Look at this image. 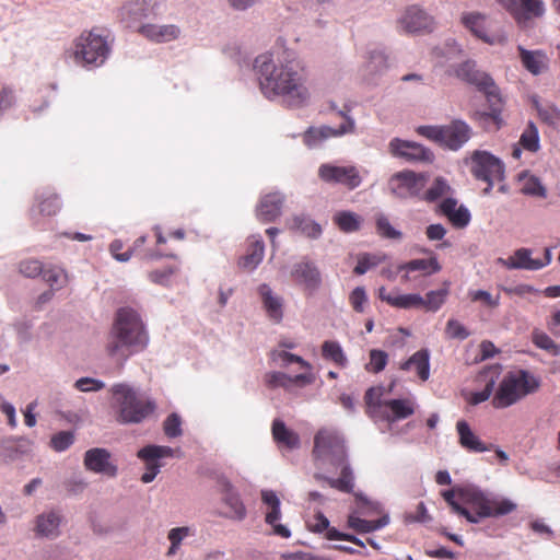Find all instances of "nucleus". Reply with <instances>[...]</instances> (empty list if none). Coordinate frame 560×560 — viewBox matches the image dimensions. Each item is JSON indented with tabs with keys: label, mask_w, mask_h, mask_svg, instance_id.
Returning a JSON list of instances; mask_svg holds the SVG:
<instances>
[{
	"label": "nucleus",
	"mask_w": 560,
	"mask_h": 560,
	"mask_svg": "<svg viewBox=\"0 0 560 560\" xmlns=\"http://www.w3.org/2000/svg\"><path fill=\"white\" fill-rule=\"evenodd\" d=\"M291 277L296 284L302 285L304 290L310 293L315 292L322 283L318 268L313 261L306 258L294 264L291 270Z\"/></svg>",
	"instance_id": "16"
},
{
	"label": "nucleus",
	"mask_w": 560,
	"mask_h": 560,
	"mask_svg": "<svg viewBox=\"0 0 560 560\" xmlns=\"http://www.w3.org/2000/svg\"><path fill=\"white\" fill-rule=\"evenodd\" d=\"M109 459L110 453L106 448H91L84 454V467L96 474L115 477L117 475V467Z\"/></svg>",
	"instance_id": "21"
},
{
	"label": "nucleus",
	"mask_w": 560,
	"mask_h": 560,
	"mask_svg": "<svg viewBox=\"0 0 560 560\" xmlns=\"http://www.w3.org/2000/svg\"><path fill=\"white\" fill-rule=\"evenodd\" d=\"M319 178L328 184H339L353 190L362 183L360 171L354 165L322 164L318 168Z\"/></svg>",
	"instance_id": "12"
},
{
	"label": "nucleus",
	"mask_w": 560,
	"mask_h": 560,
	"mask_svg": "<svg viewBox=\"0 0 560 560\" xmlns=\"http://www.w3.org/2000/svg\"><path fill=\"white\" fill-rule=\"evenodd\" d=\"M397 269L399 272H405L402 276V281L407 282L411 280V272L419 271L422 276H431L441 270V265L439 264L436 257L432 256L428 259L419 258L409 260L407 262L400 264Z\"/></svg>",
	"instance_id": "26"
},
{
	"label": "nucleus",
	"mask_w": 560,
	"mask_h": 560,
	"mask_svg": "<svg viewBox=\"0 0 560 560\" xmlns=\"http://www.w3.org/2000/svg\"><path fill=\"white\" fill-rule=\"evenodd\" d=\"M389 410V423L406 419L413 415V402L409 399H389L387 400Z\"/></svg>",
	"instance_id": "40"
},
{
	"label": "nucleus",
	"mask_w": 560,
	"mask_h": 560,
	"mask_svg": "<svg viewBox=\"0 0 560 560\" xmlns=\"http://www.w3.org/2000/svg\"><path fill=\"white\" fill-rule=\"evenodd\" d=\"M428 176L413 171H402L394 174L388 186L394 196L400 199L418 198L421 200L422 191L427 186Z\"/></svg>",
	"instance_id": "11"
},
{
	"label": "nucleus",
	"mask_w": 560,
	"mask_h": 560,
	"mask_svg": "<svg viewBox=\"0 0 560 560\" xmlns=\"http://www.w3.org/2000/svg\"><path fill=\"white\" fill-rule=\"evenodd\" d=\"M259 85L267 97L281 96L288 105L303 106L310 98L307 73L296 60L277 65L270 55L255 59Z\"/></svg>",
	"instance_id": "1"
},
{
	"label": "nucleus",
	"mask_w": 560,
	"mask_h": 560,
	"mask_svg": "<svg viewBox=\"0 0 560 560\" xmlns=\"http://www.w3.org/2000/svg\"><path fill=\"white\" fill-rule=\"evenodd\" d=\"M388 361V355L383 350L373 349L370 351V361L365 365V370L372 373L382 372Z\"/></svg>",
	"instance_id": "58"
},
{
	"label": "nucleus",
	"mask_w": 560,
	"mask_h": 560,
	"mask_svg": "<svg viewBox=\"0 0 560 560\" xmlns=\"http://www.w3.org/2000/svg\"><path fill=\"white\" fill-rule=\"evenodd\" d=\"M383 261V258L378 255L364 253L358 257V264L353 269L355 275H364L371 268L376 267Z\"/></svg>",
	"instance_id": "57"
},
{
	"label": "nucleus",
	"mask_w": 560,
	"mask_h": 560,
	"mask_svg": "<svg viewBox=\"0 0 560 560\" xmlns=\"http://www.w3.org/2000/svg\"><path fill=\"white\" fill-rule=\"evenodd\" d=\"M458 79L476 86L482 92L489 104L490 112L476 113L475 118L480 121H491L495 129L502 125L503 100L493 79L486 72L477 69L474 61H465L455 69Z\"/></svg>",
	"instance_id": "3"
},
{
	"label": "nucleus",
	"mask_w": 560,
	"mask_h": 560,
	"mask_svg": "<svg viewBox=\"0 0 560 560\" xmlns=\"http://www.w3.org/2000/svg\"><path fill=\"white\" fill-rule=\"evenodd\" d=\"M148 343L149 335L140 314L128 306L117 310L106 343L107 354L122 364Z\"/></svg>",
	"instance_id": "2"
},
{
	"label": "nucleus",
	"mask_w": 560,
	"mask_h": 560,
	"mask_svg": "<svg viewBox=\"0 0 560 560\" xmlns=\"http://www.w3.org/2000/svg\"><path fill=\"white\" fill-rule=\"evenodd\" d=\"M338 114L345 118V122H342L338 128H331L328 126H323L319 128L311 127L304 133V142L312 147L316 144L318 141L325 140L330 137H339L346 133H351L354 131V121L346 115L343 110L338 112Z\"/></svg>",
	"instance_id": "19"
},
{
	"label": "nucleus",
	"mask_w": 560,
	"mask_h": 560,
	"mask_svg": "<svg viewBox=\"0 0 560 560\" xmlns=\"http://www.w3.org/2000/svg\"><path fill=\"white\" fill-rule=\"evenodd\" d=\"M322 355L325 360L334 362L339 368H345L348 364V359L337 341H324L322 345Z\"/></svg>",
	"instance_id": "41"
},
{
	"label": "nucleus",
	"mask_w": 560,
	"mask_h": 560,
	"mask_svg": "<svg viewBox=\"0 0 560 560\" xmlns=\"http://www.w3.org/2000/svg\"><path fill=\"white\" fill-rule=\"evenodd\" d=\"M332 221L343 233L358 232L363 223L361 215L348 210L336 212L332 217Z\"/></svg>",
	"instance_id": "35"
},
{
	"label": "nucleus",
	"mask_w": 560,
	"mask_h": 560,
	"mask_svg": "<svg viewBox=\"0 0 560 560\" xmlns=\"http://www.w3.org/2000/svg\"><path fill=\"white\" fill-rule=\"evenodd\" d=\"M116 408V420L121 424L140 423L155 410V404L126 384H116L110 389Z\"/></svg>",
	"instance_id": "5"
},
{
	"label": "nucleus",
	"mask_w": 560,
	"mask_h": 560,
	"mask_svg": "<svg viewBox=\"0 0 560 560\" xmlns=\"http://www.w3.org/2000/svg\"><path fill=\"white\" fill-rule=\"evenodd\" d=\"M487 16L479 12H467L462 15V23L476 37L489 45H504L508 36L504 32L489 34L486 26Z\"/></svg>",
	"instance_id": "13"
},
{
	"label": "nucleus",
	"mask_w": 560,
	"mask_h": 560,
	"mask_svg": "<svg viewBox=\"0 0 560 560\" xmlns=\"http://www.w3.org/2000/svg\"><path fill=\"white\" fill-rule=\"evenodd\" d=\"M498 262L508 269L539 270L542 268L540 259L532 258V250L518 248L509 258H499Z\"/></svg>",
	"instance_id": "25"
},
{
	"label": "nucleus",
	"mask_w": 560,
	"mask_h": 560,
	"mask_svg": "<svg viewBox=\"0 0 560 560\" xmlns=\"http://www.w3.org/2000/svg\"><path fill=\"white\" fill-rule=\"evenodd\" d=\"M498 2L518 24L540 18L545 13V3L541 0H498Z\"/></svg>",
	"instance_id": "14"
},
{
	"label": "nucleus",
	"mask_w": 560,
	"mask_h": 560,
	"mask_svg": "<svg viewBox=\"0 0 560 560\" xmlns=\"http://www.w3.org/2000/svg\"><path fill=\"white\" fill-rule=\"evenodd\" d=\"M283 200L279 192L265 195L257 207V218L265 223L275 221L281 214Z\"/></svg>",
	"instance_id": "27"
},
{
	"label": "nucleus",
	"mask_w": 560,
	"mask_h": 560,
	"mask_svg": "<svg viewBox=\"0 0 560 560\" xmlns=\"http://www.w3.org/2000/svg\"><path fill=\"white\" fill-rule=\"evenodd\" d=\"M538 387L539 382L527 371L509 372L501 381L492 405L499 409L510 407Z\"/></svg>",
	"instance_id": "6"
},
{
	"label": "nucleus",
	"mask_w": 560,
	"mask_h": 560,
	"mask_svg": "<svg viewBox=\"0 0 560 560\" xmlns=\"http://www.w3.org/2000/svg\"><path fill=\"white\" fill-rule=\"evenodd\" d=\"M290 380L291 376L283 372H270L265 375V382L271 388H288L290 386Z\"/></svg>",
	"instance_id": "64"
},
{
	"label": "nucleus",
	"mask_w": 560,
	"mask_h": 560,
	"mask_svg": "<svg viewBox=\"0 0 560 560\" xmlns=\"http://www.w3.org/2000/svg\"><path fill=\"white\" fill-rule=\"evenodd\" d=\"M223 501L226 506L230 508V514L229 516L231 518L242 521L246 516V508L241 500L240 495L232 490L231 486H228V489L225 491V494L223 497Z\"/></svg>",
	"instance_id": "43"
},
{
	"label": "nucleus",
	"mask_w": 560,
	"mask_h": 560,
	"mask_svg": "<svg viewBox=\"0 0 560 560\" xmlns=\"http://www.w3.org/2000/svg\"><path fill=\"white\" fill-rule=\"evenodd\" d=\"M38 211L43 215H55L61 209L59 197L51 191H43L37 196Z\"/></svg>",
	"instance_id": "44"
},
{
	"label": "nucleus",
	"mask_w": 560,
	"mask_h": 560,
	"mask_svg": "<svg viewBox=\"0 0 560 560\" xmlns=\"http://www.w3.org/2000/svg\"><path fill=\"white\" fill-rule=\"evenodd\" d=\"M520 180L523 182L521 191L526 196H533L538 198L547 197V189L541 184L540 179L535 175H528L527 173L520 174Z\"/></svg>",
	"instance_id": "42"
},
{
	"label": "nucleus",
	"mask_w": 560,
	"mask_h": 560,
	"mask_svg": "<svg viewBox=\"0 0 560 560\" xmlns=\"http://www.w3.org/2000/svg\"><path fill=\"white\" fill-rule=\"evenodd\" d=\"M312 455L316 462L328 463L331 466L342 465L347 459L343 438L335 429H319L314 436Z\"/></svg>",
	"instance_id": "9"
},
{
	"label": "nucleus",
	"mask_w": 560,
	"mask_h": 560,
	"mask_svg": "<svg viewBox=\"0 0 560 560\" xmlns=\"http://www.w3.org/2000/svg\"><path fill=\"white\" fill-rule=\"evenodd\" d=\"M523 67L534 75L540 74L547 68L548 58L542 50H527L517 47Z\"/></svg>",
	"instance_id": "32"
},
{
	"label": "nucleus",
	"mask_w": 560,
	"mask_h": 560,
	"mask_svg": "<svg viewBox=\"0 0 560 560\" xmlns=\"http://www.w3.org/2000/svg\"><path fill=\"white\" fill-rule=\"evenodd\" d=\"M261 500L265 504L270 508V511L266 513V523L273 527V533L282 538H289L291 536L290 530L281 524H276L280 518V500L273 491L266 490L261 492Z\"/></svg>",
	"instance_id": "23"
},
{
	"label": "nucleus",
	"mask_w": 560,
	"mask_h": 560,
	"mask_svg": "<svg viewBox=\"0 0 560 560\" xmlns=\"http://www.w3.org/2000/svg\"><path fill=\"white\" fill-rule=\"evenodd\" d=\"M456 431L458 434V442L463 448L468 452L483 453L490 451L492 445L485 444L470 429L465 420H459L456 423Z\"/></svg>",
	"instance_id": "28"
},
{
	"label": "nucleus",
	"mask_w": 560,
	"mask_h": 560,
	"mask_svg": "<svg viewBox=\"0 0 560 560\" xmlns=\"http://www.w3.org/2000/svg\"><path fill=\"white\" fill-rule=\"evenodd\" d=\"M366 413L374 421L389 422V410L387 407V400H382L381 398H377V404L370 405V408L366 409Z\"/></svg>",
	"instance_id": "62"
},
{
	"label": "nucleus",
	"mask_w": 560,
	"mask_h": 560,
	"mask_svg": "<svg viewBox=\"0 0 560 560\" xmlns=\"http://www.w3.org/2000/svg\"><path fill=\"white\" fill-rule=\"evenodd\" d=\"M15 438H4L0 442V456L7 460H14L22 453Z\"/></svg>",
	"instance_id": "59"
},
{
	"label": "nucleus",
	"mask_w": 560,
	"mask_h": 560,
	"mask_svg": "<svg viewBox=\"0 0 560 560\" xmlns=\"http://www.w3.org/2000/svg\"><path fill=\"white\" fill-rule=\"evenodd\" d=\"M272 439L279 447H285L288 450L299 448L301 440L299 434L287 428L285 423L280 419H275L271 425Z\"/></svg>",
	"instance_id": "31"
},
{
	"label": "nucleus",
	"mask_w": 560,
	"mask_h": 560,
	"mask_svg": "<svg viewBox=\"0 0 560 560\" xmlns=\"http://www.w3.org/2000/svg\"><path fill=\"white\" fill-rule=\"evenodd\" d=\"M532 341L537 348L547 351L549 354L553 357L560 355V346L545 331L534 329L532 332Z\"/></svg>",
	"instance_id": "47"
},
{
	"label": "nucleus",
	"mask_w": 560,
	"mask_h": 560,
	"mask_svg": "<svg viewBox=\"0 0 560 560\" xmlns=\"http://www.w3.org/2000/svg\"><path fill=\"white\" fill-rule=\"evenodd\" d=\"M194 535V532L190 527L188 526H183V527H175V528H172L170 532H168V535H167V538L168 540L171 541V547L167 551V556H173L177 552L182 541L188 537V536H192Z\"/></svg>",
	"instance_id": "51"
},
{
	"label": "nucleus",
	"mask_w": 560,
	"mask_h": 560,
	"mask_svg": "<svg viewBox=\"0 0 560 560\" xmlns=\"http://www.w3.org/2000/svg\"><path fill=\"white\" fill-rule=\"evenodd\" d=\"M450 192L451 187L447 184V182L442 177H438L434 179L430 188H428L427 190L423 189L421 200H424L427 202H434L447 196Z\"/></svg>",
	"instance_id": "46"
},
{
	"label": "nucleus",
	"mask_w": 560,
	"mask_h": 560,
	"mask_svg": "<svg viewBox=\"0 0 560 560\" xmlns=\"http://www.w3.org/2000/svg\"><path fill=\"white\" fill-rule=\"evenodd\" d=\"M258 293L267 316L276 324L281 323L284 306L283 298L276 294L266 283L259 285Z\"/></svg>",
	"instance_id": "22"
},
{
	"label": "nucleus",
	"mask_w": 560,
	"mask_h": 560,
	"mask_svg": "<svg viewBox=\"0 0 560 560\" xmlns=\"http://www.w3.org/2000/svg\"><path fill=\"white\" fill-rule=\"evenodd\" d=\"M389 522L387 515L378 520L368 521L355 515H349L348 526L359 534L372 533L386 526Z\"/></svg>",
	"instance_id": "38"
},
{
	"label": "nucleus",
	"mask_w": 560,
	"mask_h": 560,
	"mask_svg": "<svg viewBox=\"0 0 560 560\" xmlns=\"http://www.w3.org/2000/svg\"><path fill=\"white\" fill-rule=\"evenodd\" d=\"M265 254V245L262 240L253 237L247 247L246 254L238 260L240 268L252 271L262 260Z\"/></svg>",
	"instance_id": "33"
},
{
	"label": "nucleus",
	"mask_w": 560,
	"mask_h": 560,
	"mask_svg": "<svg viewBox=\"0 0 560 560\" xmlns=\"http://www.w3.org/2000/svg\"><path fill=\"white\" fill-rule=\"evenodd\" d=\"M400 26L407 33L432 32L434 19L418 5H410L399 19Z\"/></svg>",
	"instance_id": "17"
},
{
	"label": "nucleus",
	"mask_w": 560,
	"mask_h": 560,
	"mask_svg": "<svg viewBox=\"0 0 560 560\" xmlns=\"http://www.w3.org/2000/svg\"><path fill=\"white\" fill-rule=\"evenodd\" d=\"M500 374L501 369L499 365H491L482 370L477 376V382L485 383V388L480 392L472 393L470 395L469 402L471 405H478L488 400Z\"/></svg>",
	"instance_id": "24"
},
{
	"label": "nucleus",
	"mask_w": 560,
	"mask_h": 560,
	"mask_svg": "<svg viewBox=\"0 0 560 560\" xmlns=\"http://www.w3.org/2000/svg\"><path fill=\"white\" fill-rule=\"evenodd\" d=\"M163 430L168 438L182 435V420L179 416L177 413H171L163 423Z\"/></svg>",
	"instance_id": "63"
},
{
	"label": "nucleus",
	"mask_w": 560,
	"mask_h": 560,
	"mask_svg": "<svg viewBox=\"0 0 560 560\" xmlns=\"http://www.w3.org/2000/svg\"><path fill=\"white\" fill-rule=\"evenodd\" d=\"M120 16L122 20L139 21L143 18H148V13L142 3L129 2L121 7Z\"/></svg>",
	"instance_id": "56"
},
{
	"label": "nucleus",
	"mask_w": 560,
	"mask_h": 560,
	"mask_svg": "<svg viewBox=\"0 0 560 560\" xmlns=\"http://www.w3.org/2000/svg\"><path fill=\"white\" fill-rule=\"evenodd\" d=\"M376 232L380 236L388 240H400L402 237V233L396 230L383 214L376 218Z\"/></svg>",
	"instance_id": "55"
},
{
	"label": "nucleus",
	"mask_w": 560,
	"mask_h": 560,
	"mask_svg": "<svg viewBox=\"0 0 560 560\" xmlns=\"http://www.w3.org/2000/svg\"><path fill=\"white\" fill-rule=\"evenodd\" d=\"M173 448L170 446L148 445L138 452V457L145 463L147 471L142 475L141 481L149 483L154 480L160 471L159 458L173 456Z\"/></svg>",
	"instance_id": "15"
},
{
	"label": "nucleus",
	"mask_w": 560,
	"mask_h": 560,
	"mask_svg": "<svg viewBox=\"0 0 560 560\" xmlns=\"http://www.w3.org/2000/svg\"><path fill=\"white\" fill-rule=\"evenodd\" d=\"M42 277L52 289H60L67 282L65 270L57 266L44 267Z\"/></svg>",
	"instance_id": "50"
},
{
	"label": "nucleus",
	"mask_w": 560,
	"mask_h": 560,
	"mask_svg": "<svg viewBox=\"0 0 560 560\" xmlns=\"http://www.w3.org/2000/svg\"><path fill=\"white\" fill-rule=\"evenodd\" d=\"M44 267L45 266L43 265L42 261L34 259V258H30V259L22 260L20 262L19 269L23 276H25L27 278H35V277L42 276Z\"/></svg>",
	"instance_id": "61"
},
{
	"label": "nucleus",
	"mask_w": 560,
	"mask_h": 560,
	"mask_svg": "<svg viewBox=\"0 0 560 560\" xmlns=\"http://www.w3.org/2000/svg\"><path fill=\"white\" fill-rule=\"evenodd\" d=\"M145 242H147L145 235L138 237L135 241L132 247H129L131 250V255L132 254L140 255L143 259H147V260L161 258L163 256L173 257V255L164 254L159 249H143L142 247L145 244Z\"/></svg>",
	"instance_id": "53"
},
{
	"label": "nucleus",
	"mask_w": 560,
	"mask_h": 560,
	"mask_svg": "<svg viewBox=\"0 0 560 560\" xmlns=\"http://www.w3.org/2000/svg\"><path fill=\"white\" fill-rule=\"evenodd\" d=\"M389 150L393 155L402 158L408 162H427L433 158L432 152L423 145L398 138L389 142Z\"/></svg>",
	"instance_id": "18"
},
{
	"label": "nucleus",
	"mask_w": 560,
	"mask_h": 560,
	"mask_svg": "<svg viewBox=\"0 0 560 560\" xmlns=\"http://www.w3.org/2000/svg\"><path fill=\"white\" fill-rule=\"evenodd\" d=\"M138 32L151 42L166 43L176 39L179 36V28L176 25H141Z\"/></svg>",
	"instance_id": "30"
},
{
	"label": "nucleus",
	"mask_w": 560,
	"mask_h": 560,
	"mask_svg": "<svg viewBox=\"0 0 560 560\" xmlns=\"http://www.w3.org/2000/svg\"><path fill=\"white\" fill-rule=\"evenodd\" d=\"M60 516L54 512L43 513L36 518L35 532L42 537H55L59 534Z\"/></svg>",
	"instance_id": "34"
},
{
	"label": "nucleus",
	"mask_w": 560,
	"mask_h": 560,
	"mask_svg": "<svg viewBox=\"0 0 560 560\" xmlns=\"http://www.w3.org/2000/svg\"><path fill=\"white\" fill-rule=\"evenodd\" d=\"M458 499L468 514H462L469 523H479L482 518L508 515L516 510V504L505 498L489 495L475 487L458 488Z\"/></svg>",
	"instance_id": "4"
},
{
	"label": "nucleus",
	"mask_w": 560,
	"mask_h": 560,
	"mask_svg": "<svg viewBox=\"0 0 560 560\" xmlns=\"http://www.w3.org/2000/svg\"><path fill=\"white\" fill-rule=\"evenodd\" d=\"M435 212L447 218L455 229L466 228L471 220L469 210L463 205L458 206V201L451 197L444 198L438 205Z\"/></svg>",
	"instance_id": "20"
},
{
	"label": "nucleus",
	"mask_w": 560,
	"mask_h": 560,
	"mask_svg": "<svg viewBox=\"0 0 560 560\" xmlns=\"http://www.w3.org/2000/svg\"><path fill=\"white\" fill-rule=\"evenodd\" d=\"M400 368L401 370L415 368L418 376L422 381H427L430 375L429 352L427 350L417 351Z\"/></svg>",
	"instance_id": "37"
},
{
	"label": "nucleus",
	"mask_w": 560,
	"mask_h": 560,
	"mask_svg": "<svg viewBox=\"0 0 560 560\" xmlns=\"http://www.w3.org/2000/svg\"><path fill=\"white\" fill-rule=\"evenodd\" d=\"M417 132L442 147L456 151L471 138L472 129L466 121L454 119L442 126H420Z\"/></svg>",
	"instance_id": "7"
},
{
	"label": "nucleus",
	"mask_w": 560,
	"mask_h": 560,
	"mask_svg": "<svg viewBox=\"0 0 560 560\" xmlns=\"http://www.w3.org/2000/svg\"><path fill=\"white\" fill-rule=\"evenodd\" d=\"M450 293L448 283H444V288L440 290L430 291L423 298L421 307L429 312H436L445 303L446 298Z\"/></svg>",
	"instance_id": "45"
},
{
	"label": "nucleus",
	"mask_w": 560,
	"mask_h": 560,
	"mask_svg": "<svg viewBox=\"0 0 560 560\" xmlns=\"http://www.w3.org/2000/svg\"><path fill=\"white\" fill-rule=\"evenodd\" d=\"M74 442V433L72 431H59L50 438L49 446L55 452H63L68 450Z\"/></svg>",
	"instance_id": "54"
},
{
	"label": "nucleus",
	"mask_w": 560,
	"mask_h": 560,
	"mask_svg": "<svg viewBox=\"0 0 560 560\" xmlns=\"http://www.w3.org/2000/svg\"><path fill=\"white\" fill-rule=\"evenodd\" d=\"M378 298L392 307L401 310L420 308L423 303V298L420 294H392L384 287L378 289Z\"/></svg>",
	"instance_id": "29"
},
{
	"label": "nucleus",
	"mask_w": 560,
	"mask_h": 560,
	"mask_svg": "<svg viewBox=\"0 0 560 560\" xmlns=\"http://www.w3.org/2000/svg\"><path fill=\"white\" fill-rule=\"evenodd\" d=\"M472 302H481L483 305L490 308H497L500 305V295H492L485 290L469 291L468 293Z\"/></svg>",
	"instance_id": "60"
},
{
	"label": "nucleus",
	"mask_w": 560,
	"mask_h": 560,
	"mask_svg": "<svg viewBox=\"0 0 560 560\" xmlns=\"http://www.w3.org/2000/svg\"><path fill=\"white\" fill-rule=\"evenodd\" d=\"M335 467L338 468V466H335ZM339 467L341 468L339 478H336V479L325 478V480L329 483V486L331 488H335V489L346 492V493H350V492H352L353 487H354V482H353L354 478H353L352 470H351L349 464L347 463V460L342 465H339ZM316 478L324 479V477H322V476H316Z\"/></svg>",
	"instance_id": "39"
},
{
	"label": "nucleus",
	"mask_w": 560,
	"mask_h": 560,
	"mask_svg": "<svg viewBox=\"0 0 560 560\" xmlns=\"http://www.w3.org/2000/svg\"><path fill=\"white\" fill-rule=\"evenodd\" d=\"M270 358L273 362H281V366H288L291 363H298L302 369L312 370V365L310 362L304 360L302 357L290 353L284 350H272L270 352Z\"/></svg>",
	"instance_id": "49"
},
{
	"label": "nucleus",
	"mask_w": 560,
	"mask_h": 560,
	"mask_svg": "<svg viewBox=\"0 0 560 560\" xmlns=\"http://www.w3.org/2000/svg\"><path fill=\"white\" fill-rule=\"evenodd\" d=\"M470 172L477 179L487 183L483 195L490 194L495 182L504 179V164L488 151L477 150L471 154Z\"/></svg>",
	"instance_id": "10"
},
{
	"label": "nucleus",
	"mask_w": 560,
	"mask_h": 560,
	"mask_svg": "<svg viewBox=\"0 0 560 560\" xmlns=\"http://www.w3.org/2000/svg\"><path fill=\"white\" fill-rule=\"evenodd\" d=\"M287 228L292 231H298L311 238H317L322 234V228L318 223L300 215L288 220Z\"/></svg>",
	"instance_id": "36"
},
{
	"label": "nucleus",
	"mask_w": 560,
	"mask_h": 560,
	"mask_svg": "<svg viewBox=\"0 0 560 560\" xmlns=\"http://www.w3.org/2000/svg\"><path fill=\"white\" fill-rule=\"evenodd\" d=\"M109 52L110 45L97 28L83 32L74 42V59L82 66L100 67Z\"/></svg>",
	"instance_id": "8"
},
{
	"label": "nucleus",
	"mask_w": 560,
	"mask_h": 560,
	"mask_svg": "<svg viewBox=\"0 0 560 560\" xmlns=\"http://www.w3.org/2000/svg\"><path fill=\"white\" fill-rule=\"evenodd\" d=\"M349 304L355 313H364L369 306V296L364 287H355L349 294Z\"/></svg>",
	"instance_id": "52"
},
{
	"label": "nucleus",
	"mask_w": 560,
	"mask_h": 560,
	"mask_svg": "<svg viewBox=\"0 0 560 560\" xmlns=\"http://www.w3.org/2000/svg\"><path fill=\"white\" fill-rule=\"evenodd\" d=\"M518 144L529 151L537 152L540 148L538 129L534 122H529L523 133L521 135Z\"/></svg>",
	"instance_id": "48"
}]
</instances>
